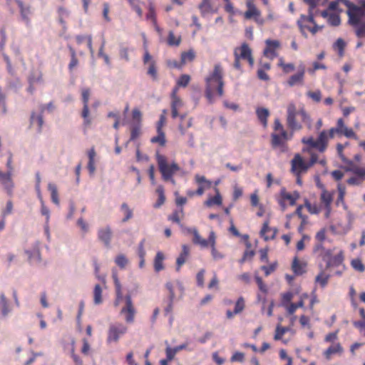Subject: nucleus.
<instances>
[{
  "instance_id": "dca6fc26",
  "label": "nucleus",
  "mask_w": 365,
  "mask_h": 365,
  "mask_svg": "<svg viewBox=\"0 0 365 365\" xmlns=\"http://www.w3.org/2000/svg\"><path fill=\"white\" fill-rule=\"evenodd\" d=\"M189 255H190L189 247L186 245H183L182 246V252H180L179 257L176 259V271L177 272H179L181 266L185 263Z\"/></svg>"
},
{
  "instance_id": "cd10ccee",
  "label": "nucleus",
  "mask_w": 365,
  "mask_h": 365,
  "mask_svg": "<svg viewBox=\"0 0 365 365\" xmlns=\"http://www.w3.org/2000/svg\"><path fill=\"white\" fill-rule=\"evenodd\" d=\"M120 210L124 213V217L122 219V222H125L133 217V210L129 207L127 203H122L120 205Z\"/></svg>"
},
{
  "instance_id": "72a5a7b5",
  "label": "nucleus",
  "mask_w": 365,
  "mask_h": 365,
  "mask_svg": "<svg viewBox=\"0 0 365 365\" xmlns=\"http://www.w3.org/2000/svg\"><path fill=\"white\" fill-rule=\"evenodd\" d=\"M240 53L239 54L240 58L246 59L252 55V51L250 48L249 46L244 43L242 44L240 48Z\"/></svg>"
},
{
  "instance_id": "f704fd0d",
  "label": "nucleus",
  "mask_w": 365,
  "mask_h": 365,
  "mask_svg": "<svg viewBox=\"0 0 365 365\" xmlns=\"http://www.w3.org/2000/svg\"><path fill=\"white\" fill-rule=\"evenodd\" d=\"M178 91V88H175L172 93V103H171V108H176L178 109L182 106V102L180 100L179 97L177 96L176 93Z\"/></svg>"
},
{
  "instance_id": "052dcab7",
  "label": "nucleus",
  "mask_w": 365,
  "mask_h": 365,
  "mask_svg": "<svg viewBox=\"0 0 365 365\" xmlns=\"http://www.w3.org/2000/svg\"><path fill=\"white\" fill-rule=\"evenodd\" d=\"M354 326L357 328L359 331L365 336V318L360 321L353 322Z\"/></svg>"
},
{
  "instance_id": "f8f14e48",
  "label": "nucleus",
  "mask_w": 365,
  "mask_h": 365,
  "mask_svg": "<svg viewBox=\"0 0 365 365\" xmlns=\"http://www.w3.org/2000/svg\"><path fill=\"white\" fill-rule=\"evenodd\" d=\"M271 145L272 148L279 149L280 153H284L287 150L286 141L277 133H272Z\"/></svg>"
},
{
  "instance_id": "423d86ee",
  "label": "nucleus",
  "mask_w": 365,
  "mask_h": 365,
  "mask_svg": "<svg viewBox=\"0 0 365 365\" xmlns=\"http://www.w3.org/2000/svg\"><path fill=\"white\" fill-rule=\"evenodd\" d=\"M41 242L37 240L34 242L30 249H26L24 250V253L28 257V260L31 264H39L41 260Z\"/></svg>"
},
{
  "instance_id": "603ef678",
  "label": "nucleus",
  "mask_w": 365,
  "mask_h": 365,
  "mask_svg": "<svg viewBox=\"0 0 365 365\" xmlns=\"http://www.w3.org/2000/svg\"><path fill=\"white\" fill-rule=\"evenodd\" d=\"M304 307V301L301 299L297 303H292L287 308V312L289 314H293L297 308Z\"/></svg>"
},
{
  "instance_id": "7c9ffc66",
  "label": "nucleus",
  "mask_w": 365,
  "mask_h": 365,
  "mask_svg": "<svg viewBox=\"0 0 365 365\" xmlns=\"http://www.w3.org/2000/svg\"><path fill=\"white\" fill-rule=\"evenodd\" d=\"M102 302V289L99 284H96L93 290V302L98 305L101 304Z\"/></svg>"
},
{
  "instance_id": "bf43d9fd",
  "label": "nucleus",
  "mask_w": 365,
  "mask_h": 365,
  "mask_svg": "<svg viewBox=\"0 0 365 365\" xmlns=\"http://www.w3.org/2000/svg\"><path fill=\"white\" fill-rule=\"evenodd\" d=\"M132 118L136 122L135 125H140L142 118V113L138 108H134L132 112Z\"/></svg>"
},
{
  "instance_id": "39448f33",
  "label": "nucleus",
  "mask_w": 365,
  "mask_h": 365,
  "mask_svg": "<svg viewBox=\"0 0 365 365\" xmlns=\"http://www.w3.org/2000/svg\"><path fill=\"white\" fill-rule=\"evenodd\" d=\"M127 327L122 323L115 322L110 324L108 330L107 343H117L119 339L127 332Z\"/></svg>"
},
{
  "instance_id": "c9c22d12",
  "label": "nucleus",
  "mask_w": 365,
  "mask_h": 365,
  "mask_svg": "<svg viewBox=\"0 0 365 365\" xmlns=\"http://www.w3.org/2000/svg\"><path fill=\"white\" fill-rule=\"evenodd\" d=\"M329 279V275L324 273V271H321V272L316 277L315 281L321 284L322 287H324Z\"/></svg>"
},
{
  "instance_id": "0e129e2a",
  "label": "nucleus",
  "mask_w": 365,
  "mask_h": 365,
  "mask_svg": "<svg viewBox=\"0 0 365 365\" xmlns=\"http://www.w3.org/2000/svg\"><path fill=\"white\" fill-rule=\"evenodd\" d=\"M41 213L42 215L46 217V222H49L50 220V210L45 205L44 202H42V204L41 205Z\"/></svg>"
},
{
  "instance_id": "b1692460",
  "label": "nucleus",
  "mask_w": 365,
  "mask_h": 365,
  "mask_svg": "<svg viewBox=\"0 0 365 365\" xmlns=\"http://www.w3.org/2000/svg\"><path fill=\"white\" fill-rule=\"evenodd\" d=\"M29 84L43 83V74L40 71H32L28 78Z\"/></svg>"
},
{
  "instance_id": "69168bd1",
  "label": "nucleus",
  "mask_w": 365,
  "mask_h": 365,
  "mask_svg": "<svg viewBox=\"0 0 365 365\" xmlns=\"http://www.w3.org/2000/svg\"><path fill=\"white\" fill-rule=\"evenodd\" d=\"M55 108V106L52 102L48 103V104H41L38 107L40 112L43 113L44 110H47L48 112L51 113Z\"/></svg>"
},
{
  "instance_id": "6ab92c4d",
  "label": "nucleus",
  "mask_w": 365,
  "mask_h": 365,
  "mask_svg": "<svg viewBox=\"0 0 365 365\" xmlns=\"http://www.w3.org/2000/svg\"><path fill=\"white\" fill-rule=\"evenodd\" d=\"M30 123L31 125L36 124L38 132L41 133L43 125V113L40 112L39 114L36 115L35 112H32L30 117Z\"/></svg>"
},
{
  "instance_id": "ea45409f",
  "label": "nucleus",
  "mask_w": 365,
  "mask_h": 365,
  "mask_svg": "<svg viewBox=\"0 0 365 365\" xmlns=\"http://www.w3.org/2000/svg\"><path fill=\"white\" fill-rule=\"evenodd\" d=\"M321 200L324 204L325 207L329 208L332 201L331 195L327 191H323L321 195Z\"/></svg>"
},
{
  "instance_id": "1a4fd4ad",
  "label": "nucleus",
  "mask_w": 365,
  "mask_h": 365,
  "mask_svg": "<svg viewBox=\"0 0 365 365\" xmlns=\"http://www.w3.org/2000/svg\"><path fill=\"white\" fill-rule=\"evenodd\" d=\"M113 232L109 226L102 227L98 231V238L106 248L110 247Z\"/></svg>"
},
{
  "instance_id": "774afa93",
  "label": "nucleus",
  "mask_w": 365,
  "mask_h": 365,
  "mask_svg": "<svg viewBox=\"0 0 365 365\" xmlns=\"http://www.w3.org/2000/svg\"><path fill=\"white\" fill-rule=\"evenodd\" d=\"M120 57L125 61H129L128 48L126 47H121L119 51Z\"/></svg>"
},
{
  "instance_id": "2f4dec72",
  "label": "nucleus",
  "mask_w": 365,
  "mask_h": 365,
  "mask_svg": "<svg viewBox=\"0 0 365 365\" xmlns=\"http://www.w3.org/2000/svg\"><path fill=\"white\" fill-rule=\"evenodd\" d=\"M216 195L213 197L209 198L205 201V205L210 207L213 205H220L222 204V197L217 189H215Z\"/></svg>"
},
{
  "instance_id": "aec40b11",
  "label": "nucleus",
  "mask_w": 365,
  "mask_h": 365,
  "mask_svg": "<svg viewBox=\"0 0 365 365\" xmlns=\"http://www.w3.org/2000/svg\"><path fill=\"white\" fill-rule=\"evenodd\" d=\"M165 259V255L162 252H158L154 259L153 267L154 270L156 272H159L164 269L163 261Z\"/></svg>"
},
{
  "instance_id": "6e6552de",
  "label": "nucleus",
  "mask_w": 365,
  "mask_h": 365,
  "mask_svg": "<svg viewBox=\"0 0 365 365\" xmlns=\"http://www.w3.org/2000/svg\"><path fill=\"white\" fill-rule=\"evenodd\" d=\"M297 113L295 105L294 103H289L287 107V123L288 127L292 130H299L302 128L296 120Z\"/></svg>"
},
{
  "instance_id": "13d9d810",
  "label": "nucleus",
  "mask_w": 365,
  "mask_h": 365,
  "mask_svg": "<svg viewBox=\"0 0 365 365\" xmlns=\"http://www.w3.org/2000/svg\"><path fill=\"white\" fill-rule=\"evenodd\" d=\"M328 21H329V23L331 26H339L340 24V22H341L339 16L337 15V14H330L329 16Z\"/></svg>"
},
{
  "instance_id": "4c0bfd02",
  "label": "nucleus",
  "mask_w": 365,
  "mask_h": 365,
  "mask_svg": "<svg viewBox=\"0 0 365 365\" xmlns=\"http://www.w3.org/2000/svg\"><path fill=\"white\" fill-rule=\"evenodd\" d=\"M115 262L120 268L124 269L128 263V260L124 255L120 254L116 256Z\"/></svg>"
},
{
  "instance_id": "79ce46f5",
  "label": "nucleus",
  "mask_w": 365,
  "mask_h": 365,
  "mask_svg": "<svg viewBox=\"0 0 365 365\" xmlns=\"http://www.w3.org/2000/svg\"><path fill=\"white\" fill-rule=\"evenodd\" d=\"M261 13L259 10H258L257 8H251L247 9V10L245 13V17L247 19L254 18L255 19L256 16H260Z\"/></svg>"
},
{
  "instance_id": "4d7b16f0",
  "label": "nucleus",
  "mask_w": 365,
  "mask_h": 365,
  "mask_svg": "<svg viewBox=\"0 0 365 365\" xmlns=\"http://www.w3.org/2000/svg\"><path fill=\"white\" fill-rule=\"evenodd\" d=\"M319 255L322 257V260L326 262V264H327L332 255V252L331 250L324 249L322 250Z\"/></svg>"
},
{
  "instance_id": "4468645a",
  "label": "nucleus",
  "mask_w": 365,
  "mask_h": 365,
  "mask_svg": "<svg viewBox=\"0 0 365 365\" xmlns=\"http://www.w3.org/2000/svg\"><path fill=\"white\" fill-rule=\"evenodd\" d=\"M211 248V255L214 260L217 261L222 259L225 257V255L219 252L216 249V235L215 232L211 231L210 232V245Z\"/></svg>"
},
{
  "instance_id": "2eb2a0df",
  "label": "nucleus",
  "mask_w": 365,
  "mask_h": 365,
  "mask_svg": "<svg viewBox=\"0 0 365 365\" xmlns=\"http://www.w3.org/2000/svg\"><path fill=\"white\" fill-rule=\"evenodd\" d=\"M12 311V306L4 292L0 293V313L2 317H6Z\"/></svg>"
},
{
  "instance_id": "49530a36",
  "label": "nucleus",
  "mask_w": 365,
  "mask_h": 365,
  "mask_svg": "<svg viewBox=\"0 0 365 365\" xmlns=\"http://www.w3.org/2000/svg\"><path fill=\"white\" fill-rule=\"evenodd\" d=\"M140 133V125H133L131 128L130 138L129 141L135 140Z\"/></svg>"
},
{
  "instance_id": "20e7f679",
  "label": "nucleus",
  "mask_w": 365,
  "mask_h": 365,
  "mask_svg": "<svg viewBox=\"0 0 365 365\" xmlns=\"http://www.w3.org/2000/svg\"><path fill=\"white\" fill-rule=\"evenodd\" d=\"M347 7L346 14L349 16L348 23L354 28V32L356 35V31L365 23L363 19L365 17V9L361 6H358L349 1V4L345 5Z\"/></svg>"
},
{
  "instance_id": "4be33fe9",
  "label": "nucleus",
  "mask_w": 365,
  "mask_h": 365,
  "mask_svg": "<svg viewBox=\"0 0 365 365\" xmlns=\"http://www.w3.org/2000/svg\"><path fill=\"white\" fill-rule=\"evenodd\" d=\"M306 263L300 262L297 257L293 259L292 268L297 275H301L306 272Z\"/></svg>"
},
{
  "instance_id": "338daca9",
  "label": "nucleus",
  "mask_w": 365,
  "mask_h": 365,
  "mask_svg": "<svg viewBox=\"0 0 365 365\" xmlns=\"http://www.w3.org/2000/svg\"><path fill=\"white\" fill-rule=\"evenodd\" d=\"M90 98V90L88 88H83L82 90V101L83 106L88 105Z\"/></svg>"
},
{
  "instance_id": "a878e982",
  "label": "nucleus",
  "mask_w": 365,
  "mask_h": 365,
  "mask_svg": "<svg viewBox=\"0 0 365 365\" xmlns=\"http://www.w3.org/2000/svg\"><path fill=\"white\" fill-rule=\"evenodd\" d=\"M343 259L344 257L341 252L335 256L331 255L327 264H326V268H329L331 267H338L342 263Z\"/></svg>"
},
{
  "instance_id": "c756f323",
  "label": "nucleus",
  "mask_w": 365,
  "mask_h": 365,
  "mask_svg": "<svg viewBox=\"0 0 365 365\" xmlns=\"http://www.w3.org/2000/svg\"><path fill=\"white\" fill-rule=\"evenodd\" d=\"M18 6L20 9L22 19L26 21H29V15L31 13L30 7L29 6H24V3L21 0H18Z\"/></svg>"
},
{
  "instance_id": "412c9836",
  "label": "nucleus",
  "mask_w": 365,
  "mask_h": 365,
  "mask_svg": "<svg viewBox=\"0 0 365 365\" xmlns=\"http://www.w3.org/2000/svg\"><path fill=\"white\" fill-rule=\"evenodd\" d=\"M282 200H287L289 201L291 205H294L296 203V200L299 198V193L297 191H294L292 194L286 192L284 188H282L280 192Z\"/></svg>"
},
{
  "instance_id": "6e6d98bb",
  "label": "nucleus",
  "mask_w": 365,
  "mask_h": 365,
  "mask_svg": "<svg viewBox=\"0 0 365 365\" xmlns=\"http://www.w3.org/2000/svg\"><path fill=\"white\" fill-rule=\"evenodd\" d=\"M307 95L315 102H319L322 99V93L319 90L315 91H308Z\"/></svg>"
},
{
  "instance_id": "f3484780",
  "label": "nucleus",
  "mask_w": 365,
  "mask_h": 365,
  "mask_svg": "<svg viewBox=\"0 0 365 365\" xmlns=\"http://www.w3.org/2000/svg\"><path fill=\"white\" fill-rule=\"evenodd\" d=\"M344 349L339 343L331 344L327 350L324 351V356L327 360H330L334 354H341Z\"/></svg>"
},
{
  "instance_id": "f257e3e1",
  "label": "nucleus",
  "mask_w": 365,
  "mask_h": 365,
  "mask_svg": "<svg viewBox=\"0 0 365 365\" xmlns=\"http://www.w3.org/2000/svg\"><path fill=\"white\" fill-rule=\"evenodd\" d=\"M223 72L220 65L216 64L213 71L205 78V95L208 103L212 104L215 102V92L222 97L224 95Z\"/></svg>"
},
{
  "instance_id": "58836bf2",
  "label": "nucleus",
  "mask_w": 365,
  "mask_h": 365,
  "mask_svg": "<svg viewBox=\"0 0 365 365\" xmlns=\"http://www.w3.org/2000/svg\"><path fill=\"white\" fill-rule=\"evenodd\" d=\"M345 46H346V43L341 38H338L334 44V48L338 50L339 55L340 56H342L344 55V50Z\"/></svg>"
},
{
  "instance_id": "09e8293b",
  "label": "nucleus",
  "mask_w": 365,
  "mask_h": 365,
  "mask_svg": "<svg viewBox=\"0 0 365 365\" xmlns=\"http://www.w3.org/2000/svg\"><path fill=\"white\" fill-rule=\"evenodd\" d=\"M351 264L355 270L359 272H364L365 269L364 265L359 259H352Z\"/></svg>"
},
{
  "instance_id": "9b49d317",
  "label": "nucleus",
  "mask_w": 365,
  "mask_h": 365,
  "mask_svg": "<svg viewBox=\"0 0 365 365\" xmlns=\"http://www.w3.org/2000/svg\"><path fill=\"white\" fill-rule=\"evenodd\" d=\"M305 73V66L301 63L298 67V71L296 74L291 76L287 81L289 86H294L297 84H302Z\"/></svg>"
},
{
  "instance_id": "c03bdc74",
  "label": "nucleus",
  "mask_w": 365,
  "mask_h": 365,
  "mask_svg": "<svg viewBox=\"0 0 365 365\" xmlns=\"http://www.w3.org/2000/svg\"><path fill=\"white\" fill-rule=\"evenodd\" d=\"M165 288L168 291V299L175 300V285L173 284L172 282H168L165 284Z\"/></svg>"
},
{
  "instance_id": "680f3d73",
  "label": "nucleus",
  "mask_w": 365,
  "mask_h": 365,
  "mask_svg": "<svg viewBox=\"0 0 365 365\" xmlns=\"http://www.w3.org/2000/svg\"><path fill=\"white\" fill-rule=\"evenodd\" d=\"M145 242V239H143L138 244V255L139 258H145V257L146 252L144 248Z\"/></svg>"
},
{
  "instance_id": "bb28decb",
  "label": "nucleus",
  "mask_w": 365,
  "mask_h": 365,
  "mask_svg": "<svg viewBox=\"0 0 365 365\" xmlns=\"http://www.w3.org/2000/svg\"><path fill=\"white\" fill-rule=\"evenodd\" d=\"M48 190L51 192V201L54 204L58 205L59 199L56 185L53 183L49 182L48 185Z\"/></svg>"
},
{
  "instance_id": "ddd939ff",
  "label": "nucleus",
  "mask_w": 365,
  "mask_h": 365,
  "mask_svg": "<svg viewBox=\"0 0 365 365\" xmlns=\"http://www.w3.org/2000/svg\"><path fill=\"white\" fill-rule=\"evenodd\" d=\"M265 43L267 46L264 50V55L271 58H274L277 56L274 50L279 47V41L277 40L267 39Z\"/></svg>"
},
{
  "instance_id": "c85d7f7f",
  "label": "nucleus",
  "mask_w": 365,
  "mask_h": 365,
  "mask_svg": "<svg viewBox=\"0 0 365 365\" xmlns=\"http://www.w3.org/2000/svg\"><path fill=\"white\" fill-rule=\"evenodd\" d=\"M158 135L153 137L150 141L153 143H159L160 145H164L165 144V133L163 131L162 128H158L157 130Z\"/></svg>"
},
{
  "instance_id": "e433bc0d",
  "label": "nucleus",
  "mask_w": 365,
  "mask_h": 365,
  "mask_svg": "<svg viewBox=\"0 0 365 365\" xmlns=\"http://www.w3.org/2000/svg\"><path fill=\"white\" fill-rule=\"evenodd\" d=\"M4 186V188L6 191L9 195H11L13 193V189L14 187V184L12 181L11 176L7 178V179L1 183Z\"/></svg>"
},
{
  "instance_id": "5701e85b",
  "label": "nucleus",
  "mask_w": 365,
  "mask_h": 365,
  "mask_svg": "<svg viewBox=\"0 0 365 365\" xmlns=\"http://www.w3.org/2000/svg\"><path fill=\"white\" fill-rule=\"evenodd\" d=\"M192 242L195 245H198L202 248H206L210 245V236L207 240L203 239L199 234L197 230H194Z\"/></svg>"
},
{
  "instance_id": "a211bd4d",
  "label": "nucleus",
  "mask_w": 365,
  "mask_h": 365,
  "mask_svg": "<svg viewBox=\"0 0 365 365\" xmlns=\"http://www.w3.org/2000/svg\"><path fill=\"white\" fill-rule=\"evenodd\" d=\"M198 9H200L202 16H205L207 14L215 12V10L213 9L211 4V0H202L199 4Z\"/></svg>"
},
{
  "instance_id": "9d476101",
  "label": "nucleus",
  "mask_w": 365,
  "mask_h": 365,
  "mask_svg": "<svg viewBox=\"0 0 365 365\" xmlns=\"http://www.w3.org/2000/svg\"><path fill=\"white\" fill-rule=\"evenodd\" d=\"M292 171L296 174L306 171L309 166L304 163L299 154H296L292 160Z\"/></svg>"
},
{
  "instance_id": "393cba45",
  "label": "nucleus",
  "mask_w": 365,
  "mask_h": 365,
  "mask_svg": "<svg viewBox=\"0 0 365 365\" xmlns=\"http://www.w3.org/2000/svg\"><path fill=\"white\" fill-rule=\"evenodd\" d=\"M258 119L262 124L265 127L267 124V117L269 115L268 109L264 108H258L256 110Z\"/></svg>"
},
{
  "instance_id": "a19ab883",
  "label": "nucleus",
  "mask_w": 365,
  "mask_h": 365,
  "mask_svg": "<svg viewBox=\"0 0 365 365\" xmlns=\"http://www.w3.org/2000/svg\"><path fill=\"white\" fill-rule=\"evenodd\" d=\"M270 230H271V228L269 227L268 221L264 222L263 224L262 228L260 231V235L262 237H264V240H266V241L269 240V239H273L274 237V234H275L276 230H274V234L270 237L265 235V233Z\"/></svg>"
},
{
  "instance_id": "5fc2aeb1",
  "label": "nucleus",
  "mask_w": 365,
  "mask_h": 365,
  "mask_svg": "<svg viewBox=\"0 0 365 365\" xmlns=\"http://www.w3.org/2000/svg\"><path fill=\"white\" fill-rule=\"evenodd\" d=\"M148 74L152 77V78L154 81L158 80V73L157 69L155 68V62L152 61L150 63L148 70Z\"/></svg>"
},
{
  "instance_id": "3c124183",
  "label": "nucleus",
  "mask_w": 365,
  "mask_h": 365,
  "mask_svg": "<svg viewBox=\"0 0 365 365\" xmlns=\"http://www.w3.org/2000/svg\"><path fill=\"white\" fill-rule=\"evenodd\" d=\"M168 43L170 46H178L180 43V38H176L173 31L169 32Z\"/></svg>"
},
{
  "instance_id": "864d4df0",
  "label": "nucleus",
  "mask_w": 365,
  "mask_h": 365,
  "mask_svg": "<svg viewBox=\"0 0 365 365\" xmlns=\"http://www.w3.org/2000/svg\"><path fill=\"white\" fill-rule=\"evenodd\" d=\"M190 81V76L187 75V74H183L182 76H180V77L178 80L177 83H178V86H179L186 87L188 85Z\"/></svg>"
},
{
  "instance_id": "8fccbe9b",
  "label": "nucleus",
  "mask_w": 365,
  "mask_h": 365,
  "mask_svg": "<svg viewBox=\"0 0 365 365\" xmlns=\"http://www.w3.org/2000/svg\"><path fill=\"white\" fill-rule=\"evenodd\" d=\"M195 58V53L192 51L184 52L181 55V61L183 63L187 61H192Z\"/></svg>"
},
{
  "instance_id": "473e14b6",
  "label": "nucleus",
  "mask_w": 365,
  "mask_h": 365,
  "mask_svg": "<svg viewBox=\"0 0 365 365\" xmlns=\"http://www.w3.org/2000/svg\"><path fill=\"white\" fill-rule=\"evenodd\" d=\"M81 116L83 118V125L85 127H88L91 123V119L89 117L88 105L83 106Z\"/></svg>"
},
{
  "instance_id": "f03ea898",
  "label": "nucleus",
  "mask_w": 365,
  "mask_h": 365,
  "mask_svg": "<svg viewBox=\"0 0 365 365\" xmlns=\"http://www.w3.org/2000/svg\"><path fill=\"white\" fill-rule=\"evenodd\" d=\"M335 133H339L338 129L331 128L329 132L322 130L317 140H314L312 137L303 138L302 143L307 145L309 148H315L323 153L327 149L329 138H334Z\"/></svg>"
},
{
  "instance_id": "0eeeda50",
  "label": "nucleus",
  "mask_w": 365,
  "mask_h": 365,
  "mask_svg": "<svg viewBox=\"0 0 365 365\" xmlns=\"http://www.w3.org/2000/svg\"><path fill=\"white\" fill-rule=\"evenodd\" d=\"M124 299L125 304L121 309L120 313L121 314H126L125 318L126 322L132 323L134 321L135 309L133 304L131 296L130 294H127L125 296Z\"/></svg>"
},
{
  "instance_id": "e2e57ef3",
  "label": "nucleus",
  "mask_w": 365,
  "mask_h": 365,
  "mask_svg": "<svg viewBox=\"0 0 365 365\" xmlns=\"http://www.w3.org/2000/svg\"><path fill=\"white\" fill-rule=\"evenodd\" d=\"M165 354H166V360L172 361L174 358L177 352L175 351L174 348H171L170 346H168L165 349Z\"/></svg>"
},
{
  "instance_id": "7ed1b4c3",
  "label": "nucleus",
  "mask_w": 365,
  "mask_h": 365,
  "mask_svg": "<svg viewBox=\"0 0 365 365\" xmlns=\"http://www.w3.org/2000/svg\"><path fill=\"white\" fill-rule=\"evenodd\" d=\"M156 160L159 170L162 174V178L165 181H170L175 185V180L173 178V175L180 170L179 165L175 162L168 163L166 158L158 153H156Z\"/></svg>"
},
{
  "instance_id": "37998d69",
  "label": "nucleus",
  "mask_w": 365,
  "mask_h": 365,
  "mask_svg": "<svg viewBox=\"0 0 365 365\" xmlns=\"http://www.w3.org/2000/svg\"><path fill=\"white\" fill-rule=\"evenodd\" d=\"M288 327H283L279 325H278L276 328L275 334L274 336V339L275 340H279L282 339V336L289 331Z\"/></svg>"
},
{
  "instance_id": "a18cd8bd",
  "label": "nucleus",
  "mask_w": 365,
  "mask_h": 365,
  "mask_svg": "<svg viewBox=\"0 0 365 365\" xmlns=\"http://www.w3.org/2000/svg\"><path fill=\"white\" fill-rule=\"evenodd\" d=\"M245 308V301L242 297H240L235 303L234 313L235 314H240Z\"/></svg>"
},
{
  "instance_id": "de8ad7c7",
  "label": "nucleus",
  "mask_w": 365,
  "mask_h": 365,
  "mask_svg": "<svg viewBox=\"0 0 365 365\" xmlns=\"http://www.w3.org/2000/svg\"><path fill=\"white\" fill-rule=\"evenodd\" d=\"M195 181L200 185H204L206 188H209L211 186L212 182L209 180H207L204 176L196 175H195Z\"/></svg>"
}]
</instances>
